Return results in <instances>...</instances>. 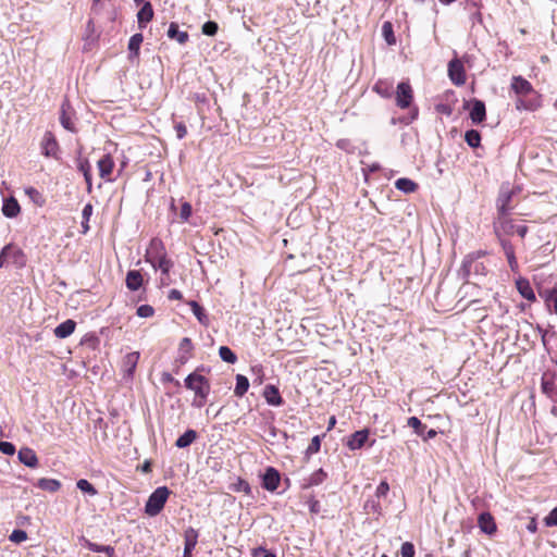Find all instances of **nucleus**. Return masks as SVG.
Wrapping results in <instances>:
<instances>
[{"mask_svg":"<svg viewBox=\"0 0 557 557\" xmlns=\"http://www.w3.org/2000/svg\"><path fill=\"white\" fill-rule=\"evenodd\" d=\"M199 370H203V368H198L195 372L188 374L185 379L186 388L195 393L193 406L197 408H201L206 404L211 391L209 380L201 375Z\"/></svg>","mask_w":557,"mask_h":557,"instance_id":"f257e3e1","label":"nucleus"},{"mask_svg":"<svg viewBox=\"0 0 557 557\" xmlns=\"http://www.w3.org/2000/svg\"><path fill=\"white\" fill-rule=\"evenodd\" d=\"M170 495V490L166 486H160L156 488L151 495L149 496L146 505H145V512L150 516L154 517L160 513V511L163 509L168 498Z\"/></svg>","mask_w":557,"mask_h":557,"instance_id":"f03ea898","label":"nucleus"},{"mask_svg":"<svg viewBox=\"0 0 557 557\" xmlns=\"http://www.w3.org/2000/svg\"><path fill=\"white\" fill-rule=\"evenodd\" d=\"M513 194L515 191L509 186H502L496 201L498 216H508L512 210L510 202Z\"/></svg>","mask_w":557,"mask_h":557,"instance_id":"7ed1b4c3","label":"nucleus"},{"mask_svg":"<svg viewBox=\"0 0 557 557\" xmlns=\"http://www.w3.org/2000/svg\"><path fill=\"white\" fill-rule=\"evenodd\" d=\"M557 374L555 371H546L541 377V391L553 401H557Z\"/></svg>","mask_w":557,"mask_h":557,"instance_id":"20e7f679","label":"nucleus"},{"mask_svg":"<svg viewBox=\"0 0 557 557\" xmlns=\"http://www.w3.org/2000/svg\"><path fill=\"white\" fill-rule=\"evenodd\" d=\"M448 76L457 86H462L466 83V72L460 60L453 59L448 63Z\"/></svg>","mask_w":557,"mask_h":557,"instance_id":"39448f33","label":"nucleus"},{"mask_svg":"<svg viewBox=\"0 0 557 557\" xmlns=\"http://www.w3.org/2000/svg\"><path fill=\"white\" fill-rule=\"evenodd\" d=\"M517 225L507 216H498L494 222V232L497 238H505V236L513 235Z\"/></svg>","mask_w":557,"mask_h":557,"instance_id":"423d86ee","label":"nucleus"},{"mask_svg":"<svg viewBox=\"0 0 557 557\" xmlns=\"http://www.w3.org/2000/svg\"><path fill=\"white\" fill-rule=\"evenodd\" d=\"M412 88L409 83L401 82L397 86L396 91V104L400 109H406L410 106L412 101Z\"/></svg>","mask_w":557,"mask_h":557,"instance_id":"0eeeda50","label":"nucleus"},{"mask_svg":"<svg viewBox=\"0 0 557 557\" xmlns=\"http://www.w3.org/2000/svg\"><path fill=\"white\" fill-rule=\"evenodd\" d=\"M41 152L45 157L59 159V144L51 132H46L41 140Z\"/></svg>","mask_w":557,"mask_h":557,"instance_id":"6e6552de","label":"nucleus"},{"mask_svg":"<svg viewBox=\"0 0 557 557\" xmlns=\"http://www.w3.org/2000/svg\"><path fill=\"white\" fill-rule=\"evenodd\" d=\"M408 426L412 428L414 433L422 437L424 441L433 438L436 436L437 432L433 429H430L425 432L426 425L422 424V422L417 417H410L407 421Z\"/></svg>","mask_w":557,"mask_h":557,"instance_id":"1a4fd4ad","label":"nucleus"},{"mask_svg":"<svg viewBox=\"0 0 557 557\" xmlns=\"http://www.w3.org/2000/svg\"><path fill=\"white\" fill-rule=\"evenodd\" d=\"M281 476L276 469L269 467L267 468L262 476V486L267 491L274 492L280 484Z\"/></svg>","mask_w":557,"mask_h":557,"instance_id":"9d476101","label":"nucleus"},{"mask_svg":"<svg viewBox=\"0 0 557 557\" xmlns=\"http://www.w3.org/2000/svg\"><path fill=\"white\" fill-rule=\"evenodd\" d=\"M511 89L520 97L528 96L534 92V89L529 81L522 76H513L511 79Z\"/></svg>","mask_w":557,"mask_h":557,"instance_id":"9b49d317","label":"nucleus"},{"mask_svg":"<svg viewBox=\"0 0 557 557\" xmlns=\"http://www.w3.org/2000/svg\"><path fill=\"white\" fill-rule=\"evenodd\" d=\"M485 267L482 262H479L476 259L468 256L462 263V275L465 277H469L472 272L475 274H484Z\"/></svg>","mask_w":557,"mask_h":557,"instance_id":"f8f14e48","label":"nucleus"},{"mask_svg":"<svg viewBox=\"0 0 557 557\" xmlns=\"http://www.w3.org/2000/svg\"><path fill=\"white\" fill-rule=\"evenodd\" d=\"M139 360V352L133 351L124 356L122 361V371L124 373V376L131 379L133 377V374L135 372V369L137 367Z\"/></svg>","mask_w":557,"mask_h":557,"instance_id":"ddd939ff","label":"nucleus"},{"mask_svg":"<svg viewBox=\"0 0 557 557\" xmlns=\"http://www.w3.org/2000/svg\"><path fill=\"white\" fill-rule=\"evenodd\" d=\"M197 541H198V532L191 527L186 529L184 532L185 547H184L183 557H191V553L197 544Z\"/></svg>","mask_w":557,"mask_h":557,"instance_id":"4468645a","label":"nucleus"},{"mask_svg":"<svg viewBox=\"0 0 557 557\" xmlns=\"http://www.w3.org/2000/svg\"><path fill=\"white\" fill-rule=\"evenodd\" d=\"M60 123L65 129L75 132L74 122L72 121V109L67 100H64L61 106Z\"/></svg>","mask_w":557,"mask_h":557,"instance_id":"2eb2a0df","label":"nucleus"},{"mask_svg":"<svg viewBox=\"0 0 557 557\" xmlns=\"http://www.w3.org/2000/svg\"><path fill=\"white\" fill-rule=\"evenodd\" d=\"M479 528L482 532L492 535L496 532V523L490 512H482L478 519Z\"/></svg>","mask_w":557,"mask_h":557,"instance_id":"dca6fc26","label":"nucleus"},{"mask_svg":"<svg viewBox=\"0 0 557 557\" xmlns=\"http://www.w3.org/2000/svg\"><path fill=\"white\" fill-rule=\"evenodd\" d=\"M194 349V345L189 337L182 338L178 346V357L176 359L181 364H185L189 358L191 357V351Z\"/></svg>","mask_w":557,"mask_h":557,"instance_id":"f3484780","label":"nucleus"},{"mask_svg":"<svg viewBox=\"0 0 557 557\" xmlns=\"http://www.w3.org/2000/svg\"><path fill=\"white\" fill-rule=\"evenodd\" d=\"M114 168V161L110 154H104L98 161L99 175L106 181H111L110 175Z\"/></svg>","mask_w":557,"mask_h":557,"instance_id":"a211bd4d","label":"nucleus"},{"mask_svg":"<svg viewBox=\"0 0 557 557\" xmlns=\"http://www.w3.org/2000/svg\"><path fill=\"white\" fill-rule=\"evenodd\" d=\"M161 256H166L164 245L161 239L152 238L146 252V260L150 261Z\"/></svg>","mask_w":557,"mask_h":557,"instance_id":"6ab92c4d","label":"nucleus"},{"mask_svg":"<svg viewBox=\"0 0 557 557\" xmlns=\"http://www.w3.org/2000/svg\"><path fill=\"white\" fill-rule=\"evenodd\" d=\"M499 240V244L504 250V253L508 260V264L510 267V269L512 271H517L518 270V261L516 259V256H515V248L512 246V244L507 240L506 238H498Z\"/></svg>","mask_w":557,"mask_h":557,"instance_id":"aec40b11","label":"nucleus"},{"mask_svg":"<svg viewBox=\"0 0 557 557\" xmlns=\"http://www.w3.org/2000/svg\"><path fill=\"white\" fill-rule=\"evenodd\" d=\"M263 397L265 398L267 403L271 406H282L283 405V398L278 392V388L274 385H267L263 391Z\"/></svg>","mask_w":557,"mask_h":557,"instance_id":"412c9836","label":"nucleus"},{"mask_svg":"<svg viewBox=\"0 0 557 557\" xmlns=\"http://www.w3.org/2000/svg\"><path fill=\"white\" fill-rule=\"evenodd\" d=\"M516 286H517L519 294L527 300L534 301L536 299L533 288L527 278H524V277L518 278L516 281Z\"/></svg>","mask_w":557,"mask_h":557,"instance_id":"4be33fe9","label":"nucleus"},{"mask_svg":"<svg viewBox=\"0 0 557 557\" xmlns=\"http://www.w3.org/2000/svg\"><path fill=\"white\" fill-rule=\"evenodd\" d=\"M486 110L485 104L481 100H474L470 111V119L473 124H480L485 120Z\"/></svg>","mask_w":557,"mask_h":557,"instance_id":"5701e85b","label":"nucleus"},{"mask_svg":"<svg viewBox=\"0 0 557 557\" xmlns=\"http://www.w3.org/2000/svg\"><path fill=\"white\" fill-rule=\"evenodd\" d=\"M369 432L367 430L356 431L348 440V447L351 450L360 449L367 442Z\"/></svg>","mask_w":557,"mask_h":557,"instance_id":"b1692460","label":"nucleus"},{"mask_svg":"<svg viewBox=\"0 0 557 557\" xmlns=\"http://www.w3.org/2000/svg\"><path fill=\"white\" fill-rule=\"evenodd\" d=\"M20 461L29 468H35L38 465V458L32 448L24 447L18 451Z\"/></svg>","mask_w":557,"mask_h":557,"instance_id":"393cba45","label":"nucleus"},{"mask_svg":"<svg viewBox=\"0 0 557 557\" xmlns=\"http://www.w3.org/2000/svg\"><path fill=\"white\" fill-rule=\"evenodd\" d=\"M153 17V9L150 2L146 1L137 13L139 28H145L146 24Z\"/></svg>","mask_w":557,"mask_h":557,"instance_id":"a878e982","label":"nucleus"},{"mask_svg":"<svg viewBox=\"0 0 557 557\" xmlns=\"http://www.w3.org/2000/svg\"><path fill=\"white\" fill-rule=\"evenodd\" d=\"M21 207L14 197H10L4 200L2 206V213L7 218H15L18 215Z\"/></svg>","mask_w":557,"mask_h":557,"instance_id":"bb28decb","label":"nucleus"},{"mask_svg":"<svg viewBox=\"0 0 557 557\" xmlns=\"http://www.w3.org/2000/svg\"><path fill=\"white\" fill-rule=\"evenodd\" d=\"M154 270H160L163 275H169L171 268L173 267V262L166 257L161 256L156 259H151L148 261Z\"/></svg>","mask_w":557,"mask_h":557,"instance_id":"cd10ccee","label":"nucleus"},{"mask_svg":"<svg viewBox=\"0 0 557 557\" xmlns=\"http://www.w3.org/2000/svg\"><path fill=\"white\" fill-rule=\"evenodd\" d=\"M76 323L69 319L54 329V335L58 338H66L75 331Z\"/></svg>","mask_w":557,"mask_h":557,"instance_id":"c85d7f7f","label":"nucleus"},{"mask_svg":"<svg viewBox=\"0 0 557 557\" xmlns=\"http://www.w3.org/2000/svg\"><path fill=\"white\" fill-rule=\"evenodd\" d=\"M126 287L131 290H137L143 285V275L139 271L131 270L126 274Z\"/></svg>","mask_w":557,"mask_h":557,"instance_id":"c756f323","label":"nucleus"},{"mask_svg":"<svg viewBox=\"0 0 557 557\" xmlns=\"http://www.w3.org/2000/svg\"><path fill=\"white\" fill-rule=\"evenodd\" d=\"M325 478L326 473L322 469H319L310 474L307 479H304L302 487L309 488L311 486L319 485L325 480Z\"/></svg>","mask_w":557,"mask_h":557,"instance_id":"7c9ffc66","label":"nucleus"},{"mask_svg":"<svg viewBox=\"0 0 557 557\" xmlns=\"http://www.w3.org/2000/svg\"><path fill=\"white\" fill-rule=\"evenodd\" d=\"M168 37L171 39H175L178 44L183 45L188 40V34L186 32H181L178 29V25L172 22L168 29Z\"/></svg>","mask_w":557,"mask_h":557,"instance_id":"2f4dec72","label":"nucleus"},{"mask_svg":"<svg viewBox=\"0 0 557 557\" xmlns=\"http://www.w3.org/2000/svg\"><path fill=\"white\" fill-rule=\"evenodd\" d=\"M197 438V432L195 430H187L183 435H181L176 442L175 446L177 448H185L191 445Z\"/></svg>","mask_w":557,"mask_h":557,"instance_id":"473e14b6","label":"nucleus"},{"mask_svg":"<svg viewBox=\"0 0 557 557\" xmlns=\"http://www.w3.org/2000/svg\"><path fill=\"white\" fill-rule=\"evenodd\" d=\"M373 90L383 98H391L393 95V84L387 81H377Z\"/></svg>","mask_w":557,"mask_h":557,"instance_id":"72a5a7b5","label":"nucleus"},{"mask_svg":"<svg viewBox=\"0 0 557 557\" xmlns=\"http://www.w3.org/2000/svg\"><path fill=\"white\" fill-rule=\"evenodd\" d=\"M395 187L398 190H401V191H404L406 194H411V193H414L417 190L418 184L414 183L413 181L409 180V178L401 177V178H398L395 182Z\"/></svg>","mask_w":557,"mask_h":557,"instance_id":"f704fd0d","label":"nucleus"},{"mask_svg":"<svg viewBox=\"0 0 557 557\" xmlns=\"http://www.w3.org/2000/svg\"><path fill=\"white\" fill-rule=\"evenodd\" d=\"M144 40V37L141 34H135L129 38L128 41V50H129V58H136L139 54V48Z\"/></svg>","mask_w":557,"mask_h":557,"instance_id":"c9c22d12","label":"nucleus"},{"mask_svg":"<svg viewBox=\"0 0 557 557\" xmlns=\"http://www.w3.org/2000/svg\"><path fill=\"white\" fill-rule=\"evenodd\" d=\"M248 387H249L248 379L245 375H243V374H237L236 375V386H235V389H234V394L237 397H243L247 393Z\"/></svg>","mask_w":557,"mask_h":557,"instance_id":"e433bc0d","label":"nucleus"},{"mask_svg":"<svg viewBox=\"0 0 557 557\" xmlns=\"http://www.w3.org/2000/svg\"><path fill=\"white\" fill-rule=\"evenodd\" d=\"M13 263L18 268H22L25 265V256L21 249L15 248L13 245H11V252L9 256V264Z\"/></svg>","mask_w":557,"mask_h":557,"instance_id":"4c0bfd02","label":"nucleus"},{"mask_svg":"<svg viewBox=\"0 0 557 557\" xmlns=\"http://www.w3.org/2000/svg\"><path fill=\"white\" fill-rule=\"evenodd\" d=\"M38 486L45 491L57 492L60 490L61 483L54 479H40L38 481Z\"/></svg>","mask_w":557,"mask_h":557,"instance_id":"58836bf2","label":"nucleus"},{"mask_svg":"<svg viewBox=\"0 0 557 557\" xmlns=\"http://www.w3.org/2000/svg\"><path fill=\"white\" fill-rule=\"evenodd\" d=\"M188 306L190 307L193 313L198 319V321L202 324H206L208 319L203 308L195 300L188 301Z\"/></svg>","mask_w":557,"mask_h":557,"instance_id":"ea45409f","label":"nucleus"},{"mask_svg":"<svg viewBox=\"0 0 557 557\" xmlns=\"http://www.w3.org/2000/svg\"><path fill=\"white\" fill-rule=\"evenodd\" d=\"M78 169L83 173L84 178L86 181L87 191L90 193L92 188V183L89 162L87 160L79 162Z\"/></svg>","mask_w":557,"mask_h":557,"instance_id":"a19ab883","label":"nucleus"},{"mask_svg":"<svg viewBox=\"0 0 557 557\" xmlns=\"http://www.w3.org/2000/svg\"><path fill=\"white\" fill-rule=\"evenodd\" d=\"M465 140L470 147L476 148L480 146L481 135L478 131L470 129L466 132Z\"/></svg>","mask_w":557,"mask_h":557,"instance_id":"79ce46f5","label":"nucleus"},{"mask_svg":"<svg viewBox=\"0 0 557 557\" xmlns=\"http://www.w3.org/2000/svg\"><path fill=\"white\" fill-rule=\"evenodd\" d=\"M382 34H383V37H384L385 41L388 45H395L396 44V38H395V35H394L393 25H392L391 22H384L383 23V25H382Z\"/></svg>","mask_w":557,"mask_h":557,"instance_id":"37998d69","label":"nucleus"},{"mask_svg":"<svg viewBox=\"0 0 557 557\" xmlns=\"http://www.w3.org/2000/svg\"><path fill=\"white\" fill-rule=\"evenodd\" d=\"M86 545L91 552L106 553L109 557L114 556V547H112L110 545H99V544L91 543V542L86 543Z\"/></svg>","mask_w":557,"mask_h":557,"instance_id":"c03bdc74","label":"nucleus"},{"mask_svg":"<svg viewBox=\"0 0 557 557\" xmlns=\"http://www.w3.org/2000/svg\"><path fill=\"white\" fill-rule=\"evenodd\" d=\"M220 358L227 363H235L237 361L236 355L227 346H221L219 348Z\"/></svg>","mask_w":557,"mask_h":557,"instance_id":"a18cd8bd","label":"nucleus"},{"mask_svg":"<svg viewBox=\"0 0 557 557\" xmlns=\"http://www.w3.org/2000/svg\"><path fill=\"white\" fill-rule=\"evenodd\" d=\"M92 205L91 203H87L85 205L84 209H83V212H82V218H83V221H82V228H83V233L86 234L89 230V219L92 214Z\"/></svg>","mask_w":557,"mask_h":557,"instance_id":"49530a36","label":"nucleus"},{"mask_svg":"<svg viewBox=\"0 0 557 557\" xmlns=\"http://www.w3.org/2000/svg\"><path fill=\"white\" fill-rule=\"evenodd\" d=\"M363 509L367 513L382 515V507L375 499H368L363 505Z\"/></svg>","mask_w":557,"mask_h":557,"instance_id":"de8ad7c7","label":"nucleus"},{"mask_svg":"<svg viewBox=\"0 0 557 557\" xmlns=\"http://www.w3.org/2000/svg\"><path fill=\"white\" fill-rule=\"evenodd\" d=\"M76 486L83 493H87L90 496L97 495V490L94 487V485L89 481H87L85 479L78 480L76 483Z\"/></svg>","mask_w":557,"mask_h":557,"instance_id":"09e8293b","label":"nucleus"},{"mask_svg":"<svg viewBox=\"0 0 557 557\" xmlns=\"http://www.w3.org/2000/svg\"><path fill=\"white\" fill-rule=\"evenodd\" d=\"M219 26L213 21H208L202 25V34L207 36H214L218 33Z\"/></svg>","mask_w":557,"mask_h":557,"instance_id":"8fccbe9b","label":"nucleus"},{"mask_svg":"<svg viewBox=\"0 0 557 557\" xmlns=\"http://www.w3.org/2000/svg\"><path fill=\"white\" fill-rule=\"evenodd\" d=\"M9 540L13 543H22L27 540V533L24 530L16 529L10 534Z\"/></svg>","mask_w":557,"mask_h":557,"instance_id":"3c124183","label":"nucleus"},{"mask_svg":"<svg viewBox=\"0 0 557 557\" xmlns=\"http://www.w3.org/2000/svg\"><path fill=\"white\" fill-rule=\"evenodd\" d=\"M154 313V309L150 305H141L137 308V315L140 318H150Z\"/></svg>","mask_w":557,"mask_h":557,"instance_id":"603ef678","label":"nucleus"},{"mask_svg":"<svg viewBox=\"0 0 557 557\" xmlns=\"http://www.w3.org/2000/svg\"><path fill=\"white\" fill-rule=\"evenodd\" d=\"M11 252V245H7L2 248L0 252V268L7 267L9 264V256Z\"/></svg>","mask_w":557,"mask_h":557,"instance_id":"864d4df0","label":"nucleus"},{"mask_svg":"<svg viewBox=\"0 0 557 557\" xmlns=\"http://www.w3.org/2000/svg\"><path fill=\"white\" fill-rule=\"evenodd\" d=\"M191 215V206L189 202H184L181 207L180 218L182 221L186 222Z\"/></svg>","mask_w":557,"mask_h":557,"instance_id":"5fc2aeb1","label":"nucleus"},{"mask_svg":"<svg viewBox=\"0 0 557 557\" xmlns=\"http://www.w3.org/2000/svg\"><path fill=\"white\" fill-rule=\"evenodd\" d=\"M401 557H414V547L411 543L406 542L400 548Z\"/></svg>","mask_w":557,"mask_h":557,"instance_id":"6e6d98bb","label":"nucleus"},{"mask_svg":"<svg viewBox=\"0 0 557 557\" xmlns=\"http://www.w3.org/2000/svg\"><path fill=\"white\" fill-rule=\"evenodd\" d=\"M389 491V485L386 481H382L379 486L376 487V491H375V496L377 498L380 497H385L387 495Z\"/></svg>","mask_w":557,"mask_h":557,"instance_id":"4d7b16f0","label":"nucleus"},{"mask_svg":"<svg viewBox=\"0 0 557 557\" xmlns=\"http://www.w3.org/2000/svg\"><path fill=\"white\" fill-rule=\"evenodd\" d=\"M0 451L4 455H13L15 453V446L10 442H0Z\"/></svg>","mask_w":557,"mask_h":557,"instance_id":"13d9d810","label":"nucleus"},{"mask_svg":"<svg viewBox=\"0 0 557 557\" xmlns=\"http://www.w3.org/2000/svg\"><path fill=\"white\" fill-rule=\"evenodd\" d=\"M535 107L532 102L523 100L520 96L516 101V109L517 110H533Z\"/></svg>","mask_w":557,"mask_h":557,"instance_id":"bf43d9fd","label":"nucleus"},{"mask_svg":"<svg viewBox=\"0 0 557 557\" xmlns=\"http://www.w3.org/2000/svg\"><path fill=\"white\" fill-rule=\"evenodd\" d=\"M320 446H321L320 437L319 436H314L311 440V443L309 444V446L307 448V453L308 454H315V453H318L320 450Z\"/></svg>","mask_w":557,"mask_h":557,"instance_id":"052dcab7","label":"nucleus"},{"mask_svg":"<svg viewBox=\"0 0 557 557\" xmlns=\"http://www.w3.org/2000/svg\"><path fill=\"white\" fill-rule=\"evenodd\" d=\"M251 555H252V557H259V556L275 557V555L273 553L268 552L265 548H263L261 546L253 548Z\"/></svg>","mask_w":557,"mask_h":557,"instance_id":"680f3d73","label":"nucleus"},{"mask_svg":"<svg viewBox=\"0 0 557 557\" xmlns=\"http://www.w3.org/2000/svg\"><path fill=\"white\" fill-rule=\"evenodd\" d=\"M175 131H176V136L178 139H182L186 136L187 134V128H186V125L182 122L180 123H176L175 126H174Z\"/></svg>","mask_w":557,"mask_h":557,"instance_id":"e2e57ef3","label":"nucleus"},{"mask_svg":"<svg viewBox=\"0 0 557 557\" xmlns=\"http://www.w3.org/2000/svg\"><path fill=\"white\" fill-rule=\"evenodd\" d=\"M545 522L547 525H557V508H554L546 517Z\"/></svg>","mask_w":557,"mask_h":557,"instance_id":"0e129e2a","label":"nucleus"},{"mask_svg":"<svg viewBox=\"0 0 557 557\" xmlns=\"http://www.w3.org/2000/svg\"><path fill=\"white\" fill-rule=\"evenodd\" d=\"M183 298V295L177 289H171L169 293V299L171 300H181Z\"/></svg>","mask_w":557,"mask_h":557,"instance_id":"69168bd1","label":"nucleus"},{"mask_svg":"<svg viewBox=\"0 0 557 557\" xmlns=\"http://www.w3.org/2000/svg\"><path fill=\"white\" fill-rule=\"evenodd\" d=\"M528 233V227L525 225H517L516 234H518L521 238H523Z\"/></svg>","mask_w":557,"mask_h":557,"instance_id":"338daca9","label":"nucleus"},{"mask_svg":"<svg viewBox=\"0 0 557 557\" xmlns=\"http://www.w3.org/2000/svg\"><path fill=\"white\" fill-rule=\"evenodd\" d=\"M238 491H243L246 494H249L251 488H250V485L246 481H239Z\"/></svg>","mask_w":557,"mask_h":557,"instance_id":"774afa93","label":"nucleus"}]
</instances>
